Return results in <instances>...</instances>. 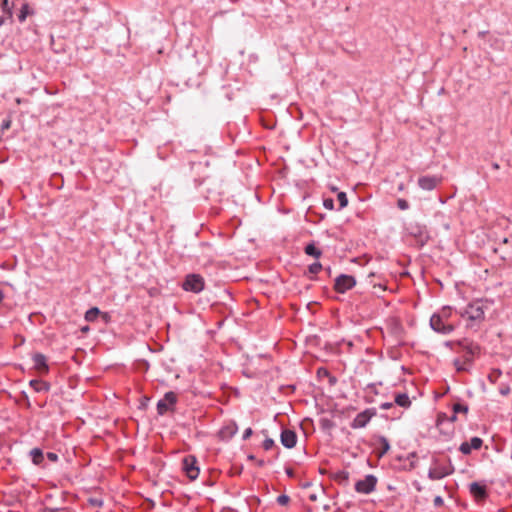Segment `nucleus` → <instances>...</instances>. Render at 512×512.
<instances>
[{
	"instance_id": "1",
	"label": "nucleus",
	"mask_w": 512,
	"mask_h": 512,
	"mask_svg": "<svg viewBox=\"0 0 512 512\" xmlns=\"http://www.w3.org/2000/svg\"><path fill=\"white\" fill-rule=\"evenodd\" d=\"M447 346H458L459 352L463 353V359L456 358L453 361L454 368L457 372L468 371L471 367L473 357L480 352V347L473 341L465 338L456 342H446Z\"/></svg>"
},
{
	"instance_id": "2",
	"label": "nucleus",
	"mask_w": 512,
	"mask_h": 512,
	"mask_svg": "<svg viewBox=\"0 0 512 512\" xmlns=\"http://www.w3.org/2000/svg\"><path fill=\"white\" fill-rule=\"evenodd\" d=\"M487 307L481 301H474L466 306L460 313L462 317H467L471 322H482L485 319V309Z\"/></svg>"
},
{
	"instance_id": "3",
	"label": "nucleus",
	"mask_w": 512,
	"mask_h": 512,
	"mask_svg": "<svg viewBox=\"0 0 512 512\" xmlns=\"http://www.w3.org/2000/svg\"><path fill=\"white\" fill-rule=\"evenodd\" d=\"M205 287V281L204 278L200 274H188L186 275L183 283L182 288L185 291L193 292V293H200Z\"/></svg>"
},
{
	"instance_id": "4",
	"label": "nucleus",
	"mask_w": 512,
	"mask_h": 512,
	"mask_svg": "<svg viewBox=\"0 0 512 512\" xmlns=\"http://www.w3.org/2000/svg\"><path fill=\"white\" fill-rule=\"evenodd\" d=\"M356 285V279L352 275L340 274L334 282V290L338 293H345Z\"/></svg>"
},
{
	"instance_id": "5",
	"label": "nucleus",
	"mask_w": 512,
	"mask_h": 512,
	"mask_svg": "<svg viewBox=\"0 0 512 512\" xmlns=\"http://www.w3.org/2000/svg\"><path fill=\"white\" fill-rule=\"evenodd\" d=\"M177 401V396L174 392L165 393L164 397L157 403V412L159 415H164L168 411H172Z\"/></svg>"
},
{
	"instance_id": "6",
	"label": "nucleus",
	"mask_w": 512,
	"mask_h": 512,
	"mask_svg": "<svg viewBox=\"0 0 512 512\" xmlns=\"http://www.w3.org/2000/svg\"><path fill=\"white\" fill-rule=\"evenodd\" d=\"M377 484V478L372 475H366L364 479H361L355 483V490L361 494H370L375 490Z\"/></svg>"
},
{
	"instance_id": "7",
	"label": "nucleus",
	"mask_w": 512,
	"mask_h": 512,
	"mask_svg": "<svg viewBox=\"0 0 512 512\" xmlns=\"http://www.w3.org/2000/svg\"><path fill=\"white\" fill-rule=\"evenodd\" d=\"M454 472V467L451 463L448 465L437 464L428 471V478L430 480H440Z\"/></svg>"
},
{
	"instance_id": "8",
	"label": "nucleus",
	"mask_w": 512,
	"mask_h": 512,
	"mask_svg": "<svg viewBox=\"0 0 512 512\" xmlns=\"http://www.w3.org/2000/svg\"><path fill=\"white\" fill-rule=\"evenodd\" d=\"M430 327L435 332L443 335H448L454 330V326L452 324L446 323L445 320L435 314L430 318Z\"/></svg>"
},
{
	"instance_id": "9",
	"label": "nucleus",
	"mask_w": 512,
	"mask_h": 512,
	"mask_svg": "<svg viewBox=\"0 0 512 512\" xmlns=\"http://www.w3.org/2000/svg\"><path fill=\"white\" fill-rule=\"evenodd\" d=\"M376 415L375 409H366L359 414L356 415V417L353 419L351 423V427L353 429H360L364 428L371 418Z\"/></svg>"
},
{
	"instance_id": "10",
	"label": "nucleus",
	"mask_w": 512,
	"mask_h": 512,
	"mask_svg": "<svg viewBox=\"0 0 512 512\" xmlns=\"http://www.w3.org/2000/svg\"><path fill=\"white\" fill-rule=\"evenodd\" d=\"M442 182V177L437 175H425L418 178V186L425 191L434 190Z\"/></svg>"
},
{
	"instance_id": "11",
	"label": "nucleus",
	"mask_w": 512,
	"mask_h": 512,
	"mask_svg": "<svg viewBox=\"0 0 512 512\" xmlns=\"http://www.w3.org/2000/svg\"><path fill=\"white\" fill-rule=\"evenodd\" d=\"M183 470L190 480L197 479L199 468L196 466V459L193 456H187L183 459Z\"/></svg>"
},
{
	"instance_id": "12",
	"label": "nucleus",
	"mask_w": 512,
	"mask_h": 512,
	"mask_svg": "<svg viewBox=\"0 0 512 512\" xmlns=\"http://www.w3.org/2000/svg\"><path fill=\"white\" fill-rule=\"evenodd\" d=\"M13 7L14 2H10L9 0H2L0 6V26H3L7 20L12 23L13 20Z\"/></svg>"
},
{
	"instance_id": "13",
	"label": "nucleus",
	"mask_w": 512,
	"mask_h": 512,
	"mask_svg": "<svg viewBox=\"0 0 512 512\" xmlns=\"http://www.w3.org/2000/svg\"><path fill=\"white\" fill-rule=\"evenodd\" d=\"M494 251L502 252L503 255L501 256L504 260H510L512 261V242L509 238L504 237L499 243L498 247L494 249Z\"/></svg>"
},
{
	"instance_id": "14",
	"label": "nucleus",
	"mask_w": 512,
	"mask_h": 512,
	"mask_svg": "<svg viewBox=\"0 0 512 512\" xmlns=\"http://www.w3.org/2000/svg\"><path fill=\"white\" fill-rule=\"evenodd\" d=\"M482 444L483 441L481 438L473 437L471 438L470 442H463L459 447V451L465 455H468L472 450L480 449Z\"/></svg>"
},
{
	"instance_id": "15",
	"label": "nucleus",
	"mask_w": 512,
	"mask_h": 512,
	"mask_svg": "<svg viewBox=\"0 0 512 512\" xmlns=\"http://www.w3.org/2000/svg\"><path fill=\"white\" fill-rule=\"evenodd\" d=\"M33 367L41 374L48 372L47 358L42 353H35L32 356Z\"/></svg>"
},
{
	"instance_id": "16",
	"label": "nucleus",
	"mask_w": 512,
	"mask_h": 512,
	"mask_svg": "<svg viewBox=\"0 0 512 512\" xmlns=\"http://www.w3.org/2000/svg\"><path fill=\"white\" fill-rule=\"evenodd\" d=\"M281 443L284 447L291 449L296 445L297 435L290 429H285L281 432Z\"/></svg>"
},
{
	"instance_id": "17",
	"label": "nucleus",
	"mask_w": 512,
	"mask_h": 512,
	"mask_svg": "<svg viewBox=\"0 0 512 512\" xmlns=\"http://www.w3.org/2000/svg\"><path fill=\"white\" fill-rule=\"evenodd\" d=\"M237 431V424L235 422H230L220 429L219 436L222 440H229L237 433Z\"/></svg>"
},
{
	"instance_id": "18",
	"label": "nucleus",
	"mask_w": 512,
	"mask_h": 512,
	"mask_svg": "<svg viewBox=\"0 0 512 512\" xmlns=\"http://www.w3.org/2000/svg\"><path fill=\"white\" fill-rule=\"evenodd\" d=\"M471 494L477 499H484L487 496L485 486L480 485L477 482H472L469 485Z\"/></svg>"
},
{
	"instance_id": "19",
	"label": "nucleus",
	"mask_w": 512,
	"mask_h": 512,
	"mask_svg": "<svg viewBox=\"0 0 512 512\" xmlns=\"http://www.w3.org/2000/svg\"><path fill=\"white\" fill-rule=\"evenodd\" d=\"M304 252L307 255L312 256L316 259L320 258L322 255V251L318 247H316L314 242L308 243L304 248Z\"/></svg>"
},
{
	"instance_id": "20",
	"label": "nucleus",
	"mask_w": 512,
	"mask_h": 512,
	"mask_svg": "<svg viewBox=\"0 0 512 512\" xmlns=\"http://www.w3.org/2000/svg\"><path fill=\"white\" fill-rule=\"evenodd\" d=\"M317 378L319 381H323L324 378H327L329 384H334L336 382V378L332 376L330 372L324 367L317 369Z\"/></svg>"
},
{
	"instance_id": "21",
	"label": "nucleus",
	"mask_w": 512,
	"mask_h": 512,
	"mask_svg": "<svg viewBox=\"0 0 512 512\" xmlns=\"http://www.w3.org/2000/svg\"><path fill=\"white\" fill-rule=\"evenodd\" d=\"M30 457L33 464L40 465L44 459L43 451L40 448H33L30 451Z\"/></svg>"
},
{
	"instance_id": "22",
	"label": "nucleus",
	"mask_w": 512,
	"mask_h": 512,
	"mask_svg": "<svg viewBox=\"0 0 512 512\" xmlns=\"http://www.w3.org/2000/svg\"><path fill=\"white\" fill-rule=\"evenodd\" d=\"M414 236L417 238V241L420 244V246H424L430 240L428 232L420 227L418 228V231L414 233Z\"/></svg>"
},
{
	"instance_id": "23",
	"label": "nucleus",
	"mask_w": 512,
	"mask_h": 512,
	"mask_svg": "<svg viewBox=\"0 0 512 512\" xmlns=\"http://www.w3.org/2000/svg\"><path fill=\"white\" fill-rule=\"evenodd\" d=\"M395 402L397 405H399L401 407H408L411 404V401L407 394H398L395 397Z\"/></svg>"
},
{
	"instance_id": "24",
	"label": "nucleus",
	"mask_w": 512,
	"mask_h": 512,
	"mask_svg": "<svg viewBox=\"0 0 512 512\" xmlns=\"http://www.w3.org/2000/svg\"><path fill=\"white\" fill-rule=\"evenodd\" d=\"M378 442L381 446V451L379 453L380 456L384 455L385 453H387L390 449V444H389V441L386 437L384 436H380L378 438Z\"/></svg>"
},
{
	"instance_id": "25",
	"label": "nucleus",
	"mask_w": 512,
	"mask_h": 512,
	"mask_svg": "<svg viewBox=\"0 0 512 512\" xmlns=\"http://www.w3.org/2000/svg\"><path fill=\"white\" fill-rule=\"evenodd\" d=\"M99 314H100V310L97 307H92L86 311L85 319L90 322L94 321V320H96V318L98 317Z\"/></svg>"
},
{
	"instance_id": "26",
	"label": "nucleus",
	"mask_w": 512,
	"mask_h": 512,
	"mask_svg": "<svg viewBox=\"0 0 512 512\" xmlns=\"http://www.w3.org/2000/svg\"><path fill=\"white\" fill-rule=\"evenodd\" d=\"M337 200L339 202L338 210H341L348 205V198L345 192H339L337 195Z\"/></svg>"
},
{
	"instance_id": "27",
	"label": "nucleus",
	"mask_w": 512,
	"mask_h": 512,
	"mask_svg": "<svg viewBox=\"0 0 512 512\" xmlns=\"http://www.w3.org/2000/svg\"><path fill=\"white\" fill-rule=\"evenodd\" d=\"M28 9H29V6L27 3L22 5L20 13L18 14V20L20 22H24L26 20L27 15L29 13Z\"/></svg>"
},
{
	"instance_id": "28",
	"label": "nucleus",
	"mask_w": 512,
	"mask_h": 512,
	"mask_svg": "<svg viewBox=\"0 0 512 512\" xmlns=\"http://www.w3.org/2000/svg\"><path fill=\"white\" fill-rule=\"evenodd\" d=\"M319 425L323 430H329L334 426V423L329 418H321Z\"/></svg>"
},
{
	"instance_id": "29",
	"label": "nucleus",
	"mask_w": 512,
	"mask_h": 512,
	"mask_svg": "<svg viewBox=\"0 0 512 512\" xmlns=\"http://www.w3.org/2000/svg\"><path fill=\"white\" fill-rule=\"evenodd\" d=\"M453 412H455L456 414H458V413L467 414L468 406L465 404H461V403H455L453 405Z\"/></svg>"
},
{
	"instance_id": "30",
	"label": "nucleus",
	"mask_w": 512,
	"mask_h": 512,
	"mask_svg": "<svg viewBox=\"0 0 512 512\" xmlns=\"http://www.w3.org/2000/svg\"><path fill=\"white\" fill-rule=\"evenodd\" d=\"M434 314L438 315L441 319L446 321L451 315V308L443 307L439 313H434Z\"/></svg>"
},
{
	"instance_id": "31",
	"label": "nucleus",
	"mask_w": 512,
	"mask_h": 512,
	"mask_svg": "<svg viewBox=\"0 0 512 512\" xmlns=\"http://www.w3.org/2000/svg\"><path fill=\"white\" fill-rule=\"evenodd\" d=\"M321 269H322V264L318 261H316L308 266V271L311 274H317Z\"/></svg>"
},
{
	"instance_id": "32",
	"label": "nucleus",
	"mask_w": 512,
	"mask_h": 512,
	"mask_svg": "<svg viewBox=\"0 0 512 512\" xmlns=\"http://www.w3.org/2000/svg\"><path fill=\"white\" fill-rule=\"evenodd\" d=\"M323 206L328 210L334 209V200L332 198H325L323 200Z\"/></svg>"
},
{
	"instance_id": "33",
	"label": "nucleus",
	"mask_w": 512,
	"mask_h": 512,
	"mask_svg": "<svg viewBox=\"0 0 512 512\" xmlns=\"http://www.w3.org/2000/svg\"><path fill=\"white\" fill-rule=\"evenodd\" d=\"M397 207L400 210H407L409 208V203L405 199L400 198L397 200Z\"/></svg>"
},
{
	"instance_id": "34",
	"label": "nucleus",
	"mask_w": 512,
	"mask_h": 512,
	"mask_svg": "<svg viewBox=\"0 0 512 512\" xmlns=\"http://www.w3.org/2000/svg\"><path fill=\"white\" fill-rule=\"evenodd\" d=\"M289 500H290L289 496H287V495H285V494L280 495V496H278V497H277V503H278L279 505H282V506H284V505L288 504V503H289Z\"/></svg>"
},
{
	"instance_id": "35",
	"label": "nucleus",
	"mask_w": 512,
	"mask_h": 512,
	"mask_svg": "<svg viewBox=\"0 0 512 512\" xmlns=\"http://www.w3.org/2000/svg\"><path fill=\"white\" fill-rule=\"evenodd\" d=\"M10 126H11V120L9 118L4 119L0 125L1 132H4L5 130L9 129Z\"/></svg>"
},
{
	"instance_id": "36",
	"label": "nucleus",
	"mask_w": 512,
	"mask_h": 512,
	"mask_svg": "<svg viewBox=\"0 0 512 512\" xmlns=\"http://www.w3.org/2000/svg\"><path fill=\"white\" fill-rule=\"evenodd\" d=\"M274 446V441L271 438H267L263 442V448L265 450H270Z\"/></svg>"
},
{
	"instance_id": "37",
	"label": "nucleus",
	"mask_w": 512,
	"mask_h": 512,
	"mask_svg": "<svg viewBox=\"0 0 512 512\" xmlns=\"http://www.w3.org/2000/svg\"><path fill=\"white\" fill-rule=\"evenodd\" d=\"M36 392H46L49 390V386H31Z\"/></svg>"
},
{
	"instance_id": "38",
	"label": "nucleus",
	"mask_w": 512,
	"mask_h": 512,
	"mask_svg": "<svg viewBox=\"0 0 512 512\" xmlns=\"http://www.w3.org/2000/svg\"><path fill=\"white\" fill-rule=\"evenodd\" d=\"M433 503H434V506L439 507V506L443 505L444 501H443V498L441 496H436L434 498Z\"/></svg>"
},
{
	"instance_id": "39",
	"label": "nucleus",
	"mask_w": 512,
	"mask_h": 512,
	"mask_svg": "<svg viewBox=\"0 0 512 512\" xmlns=\"http://www.w3.org/2000/svg\"><path fill=\"white\" fill-rule=\"evenodd\" d=\"M47 458L52 461V462H56L58 460V455L56 453H53V452H48L47 453Z\"/></svg>"
},
{
	"instance_id": "40",
	"label": "nucleus",
	"mask_w": 512,
	"mask_h": 512,
	"mask_svg": "<svg viewBox=\"0 0 512 512\" xmlns=\"http://www.w3.org/2000/svg\"><path fill=\"white\" fill-rule=\"evenodd\" d=\"M149 401H150V398L147 396H144L142 398L140 408L145 409L147 407Z\"/></svg>"
},
{
	"instance_id": "41",
	"label": "nucleus",
	"mask_w": 512,
	"mask_h": 512,
	"mask_svg": "<svg viewBox=\"0 0 512 512\" xmlns=\"http://www.w3.org/2000/svg\"><path fill=\"white\" fill-rule=\"evenodd\" d=\"M253 431L251 428H247L244 433H243V440H247L251 435H252Z\"/></svg>"
},
{
	"instance_id": "42",
	"label": "nucleus",
	"mask_w": 512,
	"mask_h": 512,
	"mask_svg": "<svg viewBox=\"0 0 512 512\" xmlns=\"http://www.w3.org/2000/svg\"><path fill=\"white\" fill-rule=\"evenodd\" d=\"M510 393V388L509 386H503L501 389H500V394L505 396V395H508Z\"/></svg>"
},
{
	"instance_id": "43",
	"label": "nucleus",
	"mask_w": 512,
	"mask_h": 512,
	"mask_svg": "<svg viewBox=\"0 0 512 512\" xmlns=\"http://www.w3.org/2000/svg\"><path fill=\"white\" fill-rule=\"evenodd\" d=\"M28 384L34 385V384H48V383L39 381L38 379H31V380H29Z\"/></svg>"
},
{
	"instance_id": "44",
	"label": "nucleus",
	"mask_w": 512,
	"mask_h": 512,
	"mask_svg": "<svg viewBox=\"0 0 512 512\" xmlns=\"http://www.w3.org/2000/svg\"><path fill=\"white\" fill-rule=\"evenodd\" d=\"M448 416H446L445 414H440L438 416V424H441L443 423L445 420H447Z\"/></svg>"
},
{
	"instance_id": "45",
	"label": "nucleus",
	"mask_w": 512,
	"mask_h": 512,
	"mask_svg": "<svg viewBox=\"0 0 512 512\" xmlns=\"http://www.w3.org/2000/svg\"><path fill=\"white\" fill-rule=\"evenodd\" d=\"M456 420H457V414L455 412H453V414L447 418V421H449V422H455Z\"/></svg>"
},
{
	"instance_id": "46",
	"label": "nucleus",
	"mask_w": 512,
	"mask_h": 512,
	"mask_svg": "<svg viewBox=\"0 0 512 512\" xmlns=\"http://www.w3.org/2000/svg\"><path fill=\"white\" fill-rule=\"evenodd\" d=\"M91 504L94 505V506H101L102 505V501L101 500H98V499H91Z\"/></svg>"
},
{
	"instance_id": "47",
	"label": "nucleus",
	"mask_w": 512,
	"mask_h": 512,
	"mask_svg": "<svg viewBox=\"0 0 512 512\" xmlns=\"http://www.w3.org/2000/svg\"><path fill=\"white\" fill-rule=\"evenodd\" d=\"M392 405H393V404H392V403H390V402H385V403H382L380 407H381L382 409H388V408L392 407Z\"/></svg>"
},
{
	"instance_id": "48",
	"label": "nucleus",
	"mask_w": 512,
	"mask_h": 512,
	"mask_svg": "<svg viewBox=\"0 0 512 512\" xmlns=\"http://www.w3.org/2000/svg\"><path fill=\"white\" fill-rule=\"evenodd\" d=\"M309 499H310L311 501H316V500H317V496H316V494H311V495H309Z\"/></svg>"
},
{
	"instance_id": "49",
	"label": "nucleus",
	"mask_w": 512,
	"mask_h": 512,
	"mask_svg": "<svg viewBox=\"0 0 512 512\" xmlns=\"http://www.w3.org/2000/svg\"><path fill=\"white\" fill-rule=\"evenodd\" d=\"M492 168L495 169V170L499 169V164L498 163H493L492 164Z\"/></svg>"
},
{
	"instance_id": "50",
	"label": "nucleus",
	"mask_w": 512,
	"mask_h": 512,
	"mask_svg": "<svg viewBox=\"0 0 512 512\" xmlns=\"http://www.w3.org/2000/svg\"><path fill=\"white\" fill-rule=\"evenodd\" d=\"M286 473H287V475H288V476H290V477L293 475V472H292V470H291V469H286Z\"/></svg>"
},
{
	"instance_id": "51",
	"label": "nucleus",
	"mask_w": 512,
	"mask_h": 512,
	"mask_svg": "<svg viewBox=\"0 0 512 512\" xmlns=\"http://www.w3.org/2000/svg\"><path fill=\"white\" fill-rule=\"evenodd\" d=\"M4 299V293L0 290V303L3 301Z\"/></svg>"
},
{
	"instance_id": "52",
	"label": "nucleus",
	"mask_w": 512,
	"mask_h": 512,
	"mask_svg": "<svg viewBox=\"0 0 512 512\" xmlns=\"http://www.w3.org/2000/svg\"><path fill=\"white\" fill-rule=\"evenodd\" d=\"M379 287H381L383 290H385V287L382 286V284H379Z\"/></svg>"
}]
</instances>
